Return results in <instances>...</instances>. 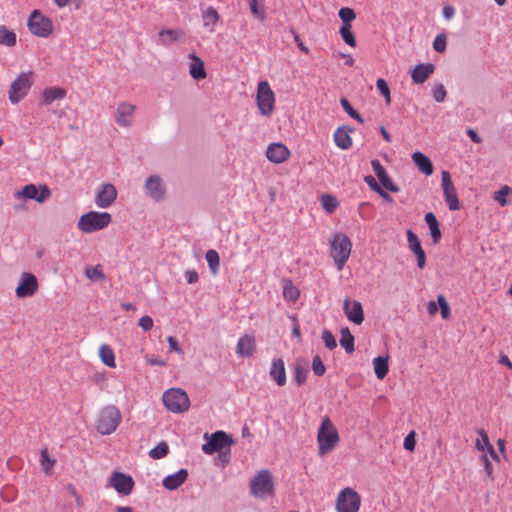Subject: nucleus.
I'll return each mask as SVG.
<instances>
[{"mask_svg":"<svg viewBox=\"0 0 512 512\" xmlns=\"http://www.w3.org/2000/svg\"><path fill=\"white\" fill-rule=\"evenodd\" d=\"M352 242L343 233H336L331 240L330 256L333 258L338 270H342L350 257Z\"/></svg>","mask_w":512,"mask_h":512,"instance_id":"obj_1","label":"nucleus"},{"mask_svg":"<svg viewBox=\"0 0 512 512\" xmlns=\"http://www.w3.org/2000/svg\"><path fill=\"white\" fill-rule=\"evenodd\" d=\"M112 221L108 212L89 211L78 221V229L84 233H92L107 227Z\"/></svg>","mask_w":512,"mask_h":512,"instance_id":"obj_2","label":"nucleus"},{"mask_svg":"<svg viewBox=\"0 0 512 512\" xmlns=\"http://www.w3.org/2000/svg\"><path fill=\"white\" fill-rule=\"evenodd\" d=\"M319 454L325 455L331 451L339 441V435L329 417H325L318 429L317 435Z\"/></svg>","mask_w":512,"mask_h":512,"instance_id":"obj_3","label":"nucleus"},{"mask_svg":"<svg viewBox=\"0 0 512 512\" xmlns=\"http://www.w3.org/2000/svg\"><path fill=\"white\" fill-rule=\"evenodd\" d=\"M162 401L167 410L173 413H183L190 407L187 393L181 388H170L163 393Z\"/></svg>","mask_w":512,"mask_h":512,"instance_id":"obj_4","label":"nucleus"},{"mask_svg":"<svg viewBox=\"0 0 512 512\" xmlns=\"http://www.w3.org/2000/svg\"><path fill=\"white\" fill-rule=\"evenodd\" d=\"M121 422L120 411L115 406L104 407L97 420V431L102 435L112 434Z\"/></svg>","mask_w":512,"mask_h":512,"instance_id":"obj_5","label":"nucleus"},{"mask_svg":"<svg viewBox=\"0 0 512 512\" xmlns=\"http://www.w3.org/2000/svg\"><path fill=\"white\" fill-rule=\"evenodd\" d=\"M32 72H23L11 83L9 100L12 104H18L29 93L32 87Z\"/></svg>","mask_w":512,"mask_h":512,"instance_id":"obj_6","label":"nucleus"},{"mask_svg":"<svg viewBox=\"0 0 512 512\" xmlns=\"http://www.w3.org/2000/svg\"><path fill=\"white\" fill-rule=\"evenodd\" d=\"M361 506L360 495L352 488L342 489L336 499L337 512H358Z\"/></svg>","mask_w":512,"mask_h":512,"instance_id":"obj_7","label":"nucleus"},{"mask_svg":"<svg viewBox=\"0 0 512 512\" xmlns=\"http://www.w3.org/2000/svg\"><path fill=\"white\" fill-rule=\"evenodd\" d=\"M27 26L33 35L41 38H47L53 31L52 21L39 10L30 14Z\"/></svg>","mask_w":512,"mask_h":512,"instance_id":"obj_8","label":"nucleus"},{"mask_svg":"<svg viewBox=\"0 0 512 512\" xmlns=\"http://www.w3.org/2000/svg\"><path fill=\"white\" fill-rule=\"evenodd\" d=\"M251 493L259 498H265L273 494L274 484L268 470H262L250 484Z\"/></svg>","mask_w":512,"mask_h":512,"instance_id":"obj_9","label":"nucleus"},{"mask_svg":"<svg viewBox=\"0 0 512 512\" xmlns=\"http://www.w3.org/2000/svg\"><path fill=\"white\" fill-rule=\"evenodd\" d=\"M275 96L270 85L266 81L258 84L257 105L260 113L264 116L270 115L274 109Z\"/></svg>","mask_w":512,"mask_h":512,"instance_id":"obj_10","label":"nucleus"},{"mask_svg":"<svg viewBox=\"0 0 512 512\" xmlns=\"http://www.w3.org/2000/svg\"><path fill=\"white\" fill-rule=\"evenodd\" d=\"M233 439L224 431H216L210 435L208 441L202 445V451L207 455L221 452L223 448L230 447Z\"/></svg>","mask_w":512,"mask_h":512,"instance_id":"obj_11","label":"nucleus"},{"mask_svg":"<svg viewBox=\"0 0 512 512\" xmlns=\"http://www.w3.org/2000/svg\"><path fill=\"white\" fill-rule=\"evenodd\" d=\"M15 198L35 200L43 203L51 196V190L46 185H40L39 188L34 184L25 185L22 190H18L14 194Z\"/></svg>","mask_w":512,"mask_h":512,"instance_id":"obj_12","label":"nucleus"},{"mask_svg":"<svg viewBox=\"0 0 512 512\" xmlns=\"http://www.w3.org/2000/svg\"><path fill=\"white\" fill-rule=\"evenodd\" d=\"M442 189L445 201L449 210L456 211L460 209V202L456 189L452 183L450 173L446 170L441 173Z\"/></svg>","mask_w":512,"mask_h":512,"instance_id":"obj_13","label":"nucleus"},{"mask_svg":"<svg viewBox=\"0 0 512 512\" xmlns=\"http://www.w3.org/2000/svg\"><path fill=\"white\" fill-rule=\"evenodd\" d=\"M145 191L148 197L158 202L164 199L166 187L159 175H151L145 181Z\"/></svg>","mask_w":512,"mask_h":512,"instance_id":"obj_14","label":"nucleus"},{"mask_svg":"<svg viewBox=\"0 0 512 512\" xmlns=\"http://www.w3.org/2000/svg\"><path fill=\"white\" fill-rule=\"evenodd\" d=\"M109 483L121 495H129L134 487L132 477L122 472H113Z\"/></svg>","mask_w":512,"mask_h":512,"instance_id":"obj_15","label":"nucleus"},{"mask_svg":"<svg viewBox=\"0 0 512 512\" xmlns=\"http://www.w3.org/2000/svg\"><path fill=\"white\" fill-rule=\"evenodd\" d=\"M117 197V191L113 184L103 183L99 186L95 202L100 208H107L113 204Z\"/></svg>","mask_w":512,"mask_h":512,"instance_id":"obj_16","label":"nucleus"},{"mask_svg":"<svg viewBox=\"0 0 512 512\" xmlns=\"http://www.w3.org/2000/svg\"><path fill=\"white\" fill-rule=\"evenodd\" d=\"M38 289V282L32 273H23L21 281L16 288V295L19 298H26L34 295Z\"/></svg>","mask_w":512,"mask_h":512,"instance_id":"obj_17","label":"nucleus"},{"mask_svg":"<svg viewBox=\"0 0 512 512\" xmlns=\"http://www.w3.org/2000/svg\"><path fill=\"white\" fill-rule=\"evenodd\" d=\"M343 310L348 320L356 325L362 324L364 321V311L362 304L359 301H344Z\"/></svg>","mask_w":512,"mask_h":512,"instance_id":"obj_18","label":"nucleus"},{"mask_svg":"<svg viewBox=\"0 0 512 512\" xmlns=\"http://www.w3.org/2000/svg\"><path fill=\"white\" fill-rule=\"evenodd\" d=\"M135 110V106L122 102L118 105L115 114V121L119 126L128 127L132 124V114Z\"/></svg>","mask_w":512,"mask_h":512,"instance_id":"obj_19","label":"nucleus"},{"mask_svg":"<svg viewBox=\"0 0 512 512\" xmlns=\"http://www.w3.org/2000/svg\"><path fill=\"white\" fill-rule=\"evenodd\" d=\"M290 151L282 143H272L268 146L266 156L273 163H282L288 159Z\"/></svg>","mask_w":512,"mask_h":512,"instance_id":"obj_20","label":"nucleus"},{"mask_svg":"<svg viewBox=\"0 0 512 512\" xmlns=\"http://www.w3.org/2000/svg\"><path fill=\"white\" fill-rule=\"evenodd\" d=\"M187 478H188V471H187V469L182 468L173 474L167 475L163 479L162 485L165 489H167L169 491H173V490L178 489L180 486H182L185 483V481L187 480Z\"/></svg>","mask_w":512,"mask_h":512,"instance_id":"obj_21","label":"nucleus"},{"mask_svg":"<svg viewBox=\"0 0 512 512\" xmlns=\"http://www.w3.org/2000/svg\"><path fill=\"white\" fill-rule=\"evenodd\" d=\"M353 131L354 129L349 126L338 127L334 133V142L336 146L343 150L351 148L352 139L349 134Z\"/></svg>","mask_w":512,"mask_h":512,"instance_id":"obj_22","label":"nucleus"},{"mask_svg":"<svg viewBox=\"0 0 512 512\" xmlns=\"http://www.w3.org/2000/svg\"><path fill=\"white\" fill-rule=\"evenodd\" d=\"M269 375L275 380L278 386H284L286 384L285 364L281 358L272 360Z\"/></svg>","mask_w":512,"mask_h":512,"instance_id":"obj_23","label":"nucleus"},{"mask_svg":"<svg viewBox=\"0 0 512 512\" xmlns=\"http://www.w3.org/2000/svg\"><path fill=\"white\" fill-rule=\"evenodd\" d=\"M255 348V338L246 334L238 339L236 352L240 357L248 358L253 355Z\"/></svg>","mask_w":512,"mask_h":512,"instance_id":"obj_24","label":"nucleus"},{"mask_svg":"<svg viewBox=\"0 0 512 512\" xmlns=\"http://www.w3.org/2000/svg\"><path fill=\"white\" fill-rule=\"evenodd\" d=\"M434 69L435 67L431 63H421L416 65L411 74L413 82L416 84L425 82L434 72Z\"/></svg>","mask_w":512,"mask_h":512,"instance_id":"obj_25","label":"nucleus"},{"mask_svg":"<svg viewBox=\"0 0 512 512\" xmlns=\"http://www.w3.org/2000/svg\"><path fill=\"white\" fill-rule=\"evenodd\" d=\"M66 96V90L61 87L46 88L41 93V104L48 106L56 100H62Z\"/></svg>","mask_w":512,"mask_h":512,"instance_id":"obj_26","label":"nucleus"},{"mask_svg":"<svg viewBox=\"0 0 512 512\" xmlns=\"http://www.w3.org/2000/svg\"><path fill=\"white\" fill-rule=\"evenodd\" d=\"M189 58L192 60L189 66V73L191 77L195 80L205 79L207 73L204 68L203 61L195 53H191Z\"/></svg>","mask_w":512,"mask_h":512,"instance_id":"obj_27","label":"nucleus"},{"mask_svg":"<svg viewBox=\"0 0 512 512\" xmlns=\"http://www.w3.org/2000/svg\"><path fill=\"white\" fill-rule=\"evenodd\" d=\"M412 160L426 176H430L433 173V164L431 160L422 152L416 151L412 154Z\"/></svg>","mask_w":512,"mask_h":512,"instance_id":"obj_28","label":"nucleus"},{"mask_svg":"<svg viewBox=\"0 0 512 512\" xmlns=\"http://www.w3.org/2000/svg\"><path fill=\"white\" fill-rule=\"evenodd\" d=\"M425 222L427 223L429 229L431 238L434 244L439 243L442 233L439 228V222L436 218V216L432 212H428L425 214Z\"/></svg>","mask_w":512,"mask_h":512,"instance_id":"obj_29","label":"nucleus"},{"mask_svg":"<svg viewBox=\"0 0 512 512\" xmlns=\"http://www.w3.org/2000/svg\"><path fill=\"white\" fill-rule=\"evenodd\" d=\"M282 294L286 301L296 302L299 298L300 291L290 279H283Z\"/></svg>","mask_w":512,"mask_h":512,"instance_id":"obj_30","label":"nucleus"},{"mask_svg":"<svg viewBox=\"0 0 512 512\" xmlns=\"http://www.w3.org/2000/svg\"><path fill=\"white\" fill-rule=\"evenodd\" d=\"M373 368L378 379H383L389 370L388 357L378 356L373 359Z\"/></svg>","mask_w":512,"mask_h":512,"instance_id":"obj_31","label":"nucleus"},{"mask_svg":"<svg viewBox=\"0 0 512 512\" xmlns=\"http://www.w3.org/2000/svg\"><path fill=\"white\" fill-rule=\"evenodd\" d=\"M99 356L103 364L110 368H114L116 366L115 362V355L112 350V348L107 345L103 344L99 348Z\"/></svg>","mask_w":512,"mask_h":512,"instance_id":"obj_32","label":"nucleus"},{"mask_svg":"<svg viewBox=\"0 0 512 512\" xmlns=\"http://www.w3.org/2000/svg\"><path fill=\"white\" fill-rule=\"evenodd\" d=\"M340 345L344 348L346 353L351 354L354 352V336L351 334L348 328L341 330Z\"/></svg>","mask_w":512,"mask_h":512,"instance_id":"obj_33","label":"nucleus"},{"mask_svg":"<svg viewBox=\"0 0 512 512\" xmlns=\"http://www.w3.org/2000/svg\"><path fill=\"white\" fill-rule=\"evenodd\" d=\"M17 39L16 34L6 28L4 25H0V44L8 47L16 45Z\"/></svg>","mask_w":512,"mask_h":512,"instance_id":"obj_34","label":"nucleus"},{"mask_svg":"<svg viewBox=\"0 0 512 512\" xmlns=\"http://www.w3.org/2000/svg\"><path fill=\"white\" fill-rule=\"evenodd\" d=\"M204 27H213L219 20V14L217 10L210 6L202 14ZM213 31V28L210 29Z\"/></svg>","mask_w":512,"mask_h":512,"instance_id":"obj_35","label":"nucleus"},{"mask_svg":"<svg viewBox=\"0 0 512 512\" xmlns=\"http://www.w3.org/2000/svg\"><path fill=\"white\" fill-rule=\"evenodd\" d=\"M182 33L178 30L174 29H162L159 32V38L162 44H167L170 42H175L180 39Z\"/></svg>","mask_w":512,"mask_h":512,"instance_id":"obj_36","label":"nucleus"},{"mask_svg":"<svg viewBox=\"0 0 512 512\" xmlns=\"http://www.w3.org/2000/svg\"><path fill=\"white\" fill-rule=\"evenodd\" d=\"M209 269L213 274H216L220 266V257L216 250H208L205 255Z\"/></svg>","mask_w":512,"mask_h":512,"instance_id":"obj_37","label":"nucleus"},{"mask_svg":"<svg viewBox=\"0 0 512 512\" xmlns=\"http://www.w3.org/2000/svg\"><path fill=\"white\" fill-rule=\"evenodd\" d=\"M321 204L323 209L328 213H333L339 205L336 197L330 194L321 196Z\"/></svg>","mask_w":512,"mask_h":512,"instance_id":"obj_38","label":"nucleus"},{"mask_svg":"<svg viewBox=\"0 0 512 512\" xmlns=\"http://www.w3.org/2000/svg\"><path fill=\"white\" fill-rule=\"evenodd\" d=\"M169 453V447L166 442H160L157 446L149 451L152 459H161Z\"/></svg>","mask_w":512,"mask_h":512,"instance_id":"obj_39","label":"nucleus"},{"mask_svg":"<svg viewBox=\"0 0 512 512\" xmlns=\"http://www.w3.org/2000/svg\"><path fill=\"white\" fill-rule=\"evenodd\" d=\"M338 16L342 21V26L351 25L350 23L356 18L354 10L349 7H342L338 12Z\"/></svg>","mask_w":512,"mask_h":512,"instance_id":"obj_40","label":"nucleus"},{"mask_svg":"<svg viewBox=\"0 0 512 512\" xmlns=\"http://www.w3.org/2000/svg\"><path fill=\"white\" fill-rule=\"evenodd\" d=\"M406 236L408 247L414 254L423 250L418 236L412 230H407Z\"/></svg>","mask_w":512,"mask_h":512,"instance_id":"obj_41","label":"nucleus"},{"mask_svg":"<svg viewBox=\"0 0 512 512\" xmlns=\"http://www.w3.org/2000/svg\"><path fill=\"white\" fill-rule=\"evenodd\" d=\"M340 104L343 108V110L353 119H355L356 121L360 122V123H363L364 120L363 118L361 117V115L351 106L350 102L345 98V97H342L340 99Z\"/></svg>","mask_w":512,"mask_h":512,"instance_id":"obj_42","label":"nucleus"},{"mask_svg":"<svg viewBox=\"0 0 512 512\" xmlns=\"http://www.w3.org/2000/svg\"><path fill=\"white\" fill-rule=\"evenodd\" d=\"M339 33H340L343 41L347 45H349L350 47H355L356 46V40H355L354 34H353L352 30H351V25L341 26L340 30H339Z\"/></svg>","mask_w":512,"mask_h":512,"instance_id":"obj_43","label":"nucleus"},{"mask_svg":"<svg viewBox=\"0 0 512 512\" xmlns=\"http://www.w3.org/2000/svg\"><path fill=\"white\" fill-rule=\"evenodd\" d=\"M40 464H41L43 471L46 474L50 473V471L52 470V468L55 464V460L50 458L47 449L41 450Z\"/></svg>","mask_w":512,"mask_h":512,"instance_id":"obj_44","label":"nucleus"},{"mask_svg":"<svg viewBox=\"0 0 512 512\" xmlns=\"http://www.w3.org/2000/svg\"><path fill=\"white\" fill-rule=\"evenodd\" d=\"M85 275L90 280H104L106 277L101 265H96L94 267H86Z\"/></svg>","mask_w":512,"mask_h":512,"instance_id":"obj_45","label":"nucleus"},{"mask_svg":"<svg viewBox=\"0 0 512 512\" xmlns=\"http://www.w3.org/2000/svg\"><path fill=\"white\" fill-rule=\"evenodd\" d=\"M477 433L479 434L480 436V439H477L476 442H475V447L479 450V451H485V449L487 447H489V445H492L489 441V437H488V434L486 433L485 430L483 429H479L477 431Z\"/></svg>","mask_w":512,"mask_h":512,"instance_id":"obj_46","label":"nucleus"},{"mask_svg":"<svg viewBox=\"0 0 512 512\" xmlns=\"http://www.w3.org/2000/svg\"><path fill=\"white\" fill-rule=\"evenodd\" d=\"M308 369L301 367L300 365H297L294 368V381L298 386H301L305 383L307 376H308Z\"/></svg>","mask_w":512,"mask_h":512,"instance_id":"obj_47","label":"nucleus"},{"mask_svg":"<svg viewBox=\"0 0 512 512\" xmlns=\"http://www.w3.org/2000/svg\"><path fill=\"white\" fill-rule=\"evenodd\" d=\"M312 370L316 376H323L326 371V367L319 355L313 357Z\"/></svg>","mask_w":512,"mask_h":512,"instance_id":"obj_48","label":"nucleus"},{"mask_svg":"<svg viewBox=\"0 0 512 512\" xmlns=\"http://www.w3.org/2000/svg\"><path fill=\"white\" fill-rule=\"evenodd\" d=\"M511 192V188L509 186H503L500 190L495 193L494 199L500 204V206L504 207L508 205V200L506 196Z\"/></svg>","mask_w":512,"mask_h":512,"instance_id":"obj_49","label":"nucleus"},{"mask_svg":"<svg viewBox=\"0 0 512 512\" xmlns=\"http://www.w3.org/2000/svg\"><path fill=\"white\" fill-rule=\"evenodd\" d=\"M322 340L326 348H328L329 350H333L337 347L336 339L330 330L325 329L322 332Z\"/></svg>","mask_w":512,"mask_h":512,"instance_id":"obj_50","label":"nucleus"},{"mask_svg":"<svg viewBox=\"0 0 512 512\" xmlns=\"http://www.w3.org/2000/svg\"><path fill=\"white\" fill-rule=\"evenodd\" d=\"M446 46H447L446 35L443 33L438 34L433 41V49L436 52H444L446 50Z\"/></svg>","mask_w":512,"mask_h":512,"instance_id":"obj_51","label":"nucleus"},{"mask_svg":"<svg viewBox=\"0 0 512 512\" xmlns=\"http://www.w3.org/2000/svg\"><path fill=\"white\" fill-rule=\"evenodd\" d=\"M376 86H377L379 92L385 97L386 103L389 104L391 101V98H390V89H389L387 82L384 79L379 78L376 82Z\"/></svg>","mask_w":512,"mask_h":512,"instance_id":"obj_52","label":"nucleus"},{"mask_svg":"<svg viewBox=\"0 0 512 512\" xmlns=\"http://www.w3.org/2000/svg\"><path fill=\"white\" fill-rule=\"evenodd\" d=\"M437 302L440 307V313L443 319H448L450 316V307L446 301L444 295H439L437 297Z\"/></svg>","mask_w":512,"mask_h":512,"instance_id":"obj_53","label":"nucleus"},{"mask_svg":"<svg viewBox=\"0 0 512 512\" xmlns=\"http://www.w3.org/2000/svg\"><path fill=\"white\" fill-rule=\"evenodd\" d=\"M446 94V89L443 84H438L433 89V98L438 103H441L445 100Z\"/></svg>","mask_w":512,"mask_h":512,"instance_id":"obj_54","label":"nucleus"},{"mask_svg":"<svg viewBox=\"0 0 512 512\" xmlns=\"http://www.w3.org/2000/svg\"><path fill=\"white\" fill-rule=\"evenodd\" d=\"M379 181H380L381 185H382L385 189H387V190H389V191H391V192H398V191H399L398 186H396V185L393 183L392 179L390 178V176H389L387 173H386L383 177H381V178L379 179Z\"/></svg>","mask_w":512,"mask_h":512,"instance_id":"obj_55","label":"nucleus"},{"mask_svg":"<svg viewBox=\"0 0 512 512\" xmlns=\"http://www.w3.org/2000/svg\"><path fill=\"white\" fill-rule=\"evenodd\" d=\"M416 446V434L414 431H411L407 434V436L404 439L403 447L404 449L408 451H413Z\"/></svg>","mask_w":512,"mask_h":512,"instance_id":"obj_56","label":"nucleus"},{"mask_svg":"<svg viewBox=\"0 0 512 512\" xmlns=\"http://www.w3.org/2000/svg\"><path fill=\"white\" fill-rule=\"evenodd\" d=\"M371 167L378 179H380L387 173L385 168L382 166L381 162L378 159H373L371 161Z\"/></svg>","mask_w":512,"mask_h":512,"instance_id":"obj_57","label":"nucleus"},{"mask_svg":"<svg viewBox=\"0 0 512 512\" xmlns=\"http://www.w3.org/2000/svg\"><path fill=\"white\" fill-rule=\"evenodd\" d=\"M138 324L144 331H149L153 327V320L150 316L146 315L139 319Z\"/></svg>","mask_w":512,"mask_h":512,"instance_id":"obj_58","label":"nucleus"},{"mask_svg":"<svg viewBox=\"0 0 512 512\" xmlns=\"http://www.w3.org/2000/svg\"><path fill=\"white\" fill-rule=\"evenodd\" d=\"M365 183L375 192H378L382 187L377 183L375 178L371 175L365 176Z\"/></svg>","mask_w":512,"mask_h":512,"instance_id":"obj_59","label":"nucleus"},{"mask_svg":"<svg viewBox=\"0 0 512 512\" xmlns=\"http://www.w3.org/2000/svg\"><path fill=\"white\" fill-rule=\"evenodd\" d=\"M185 278L187 283L194 284L199 280V275L196 270H187L185 272Z\"/></svg>","mask_w":512,"mask_h":512,"instance_id":"obj_60","label":"nucleus"},{"mask_svg":"<svg viewBox=\"0 0 512 512\" xmlns=\"http://www.w3.org/2000/svg\"><path fill=\"white\" fill-rule=\"evenodd\" d=\"M481 460H482V462L484 464V468H485V471H486L487 475L492 478L493 467H492V464H491V462H490V460L488 458V455L487 454H483L481 456Z\"/></svg>","mask_w":512,"mask_h":512,"instance_id":"obj_61","label":"nucleus"},{"mask_svg":"<svg viewBox=\"0 0 512 512\" xmlns=\"http://www.w3.org/2000/svg\"><path fill=\"white\" fill-rule=\"evenodd\" d=\"M417 259V266L420 269H423L426 265V254L424 250L418 251L415 253Z\"/></svg>","mask_w":512,"mask_h":512,"instance_id":"obj_62","label":"nucleus"},{"mask_svg":"<svg viewBox=\"0 0 512 512\" xmlns=\"http://www.w3.org/2000/svg\"><path fill=\"white\" fill-rule=\"evenodd\" d=\"M442 14L446 20H451L455 15V8L451 5H445Z\"/></svg>","mask_w":512,"mask_h":512,"instance_id":"obj_63","label":"nucleus"},{"mask_svg":"<svg viewBox=\"0 0 512 512\" xmlns=\"http://www.w3.org/2000/svg\"><path fill=\"white\" fill-rule=\"evenodd\" d=\"M167 342H168L170 350L178 352V353L182 352V350H181V348L179 346V343H178L176 338H174L172 336H169L167 338Z\"/></svg>","mask_w":512,"mask_h":512,"instance_id":"obj_64","label":"nucleus"}]
</instances>
